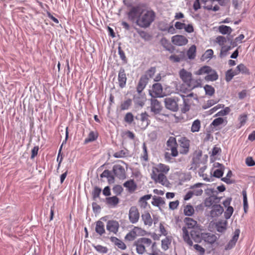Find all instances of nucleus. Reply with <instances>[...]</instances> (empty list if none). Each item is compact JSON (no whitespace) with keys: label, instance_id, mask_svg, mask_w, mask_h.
<instances>
[{"label":"nucleus","instance_id":"f03ea898","mask_svg":"<svg viewBox=\"0 0 255 255\" xmlns=\"http://www.w3.org/2000/svg\"><path fill=\"white\" fill-rule=\"evenodd\" d=\"M155 14L151 10L143 9L140 16L136 21V24L140 27H149L154 20Z\"/></svg>","mask_w":255,"mask_h":255},{"label":"nucleus","instance_id":"6e6552de","mask_svg":"<svg viewBox=\"0 0 255 255\" xmlns=\"http://www.w3.org/2000/svg\"><path fill=\"white\" fill-rule=\"evenodd\" d=\"M113 172L116 176L119 179H124L126 173L124 168L120 164H116L113 167Z\"/></svg>","mask_w":255,"mask_h":255},{"label":"nucleus","instance_id":"e2e57ef3","mask_svg":"<svg viewBox=\"0 0 255 255\" xmlns=\"http://www.w3.org/2000/svg\"><path fill=\"white\" fill-rule=\"evenodd\" d=\"M159 230L160 233V236L163 235L164 236H166L168 234L167 231L166 230V228L162 223H160Z\"/></svg>","mask_w":255,"mask_h":255},{"label":"nucleus","instance_id":"0eeeda50","mask_svg":"<svg viewBox=\"0 0 255 255\" xmlns=\"http://www.w3.org/2000/svg\"><path fill=\"white\" fill-rule=\"evenodd\" d=\"M164 103L167 109L174 112L178 110V105L175 99L172 98H166L164 100Z\"/></svg>","mask_w":255,"mask_h":255},{"label":"nucleus","instance_id":"de8ad7c7","mask_svg":"<svg viewBox=\"0 0 255 255\" xmlns=\"http://www.w3.org/2000/svg\"><path fill=\"white\" fill-rule=\"evenodd\" d=\"M167 146L168 147V148L174 147V146H177V142L176 140L175 137L173 136H170L166 143Z\"/></svg>","mask_w":255,"mask_h":255},{"label":"nucleus","instance_id":"a211bd4d","mask_svg":"<svg viewBox=\"0 0 255 255\" xmlns=\"http://www.w3.org/2000/svg\"><path fill=\"white\" fill-rule=\"evenodd\" d=\"M204 184L203 183H197L190 187V190L192 192L194 196H201L202 194L203 191V190L201 189V187Z\"/></svg>","mask_w":255,"mask_h":255},{"label":"nucleus","instance_id":"864d4df0","mask_svg":"<svg viewBox=\"0 0 255 255\" xmlns=\"http://www.w3.org/2000/svg\"><path fill=\"white\" fill-rule=\"evenodd\" d=\"M234 211V209L231 206H229L224 213L225 218L226 219L230 218Z\"/></svg>","mask_w":255,"mask_h":255},{"label":"nucleus","instance_id":"412c9836","mask_svg":"<svg viewBox=\"0 0 255 255\" xmlns=\"http://www.w3.org/2000/svg\"><path fill=\"white\" fill-rule=\"evenodd\" d=\"M217 237L212 233H204L202 234V239L205 242L212 244L217 240Z\"/></svg>","mask_w":255,"mask_h":255},{"label":"nucleus","instance_id":"72a5a7b5","mask_svg":"<svg viewBox=\"0 0 255 255\" xmlns=\"http://www.w3.org/2000/svg\"><path fill=\"white\" fill-rule=\"evenodd\" d=\"M171 243V237H166L161 241V248L164 251H166L169 248V246Z\"/></svg>","mask_w":255,"mask_h":255},{"label":"nucleus","instance_id":"a19ab883","mask_svg":"<svg viewBox=\"0 0 255 255\" xmlns=\"http://www.w3.org/2000/svg\"><path fill=\"white\" fill-rule=\"evenodd\" d=\"M231 46H223L221 47V49L220 53V57L221 58H223L226 57L228 53V51L231 50Z\"/></svg>","mask_w":255,"mask_h":255},{"label":"nucleus","instance_id":"f8f14e48","mask_svg":"<svg viewBox=\"0 0 255 255\" xmlns=\"http://www.w3.org/2000/svg\"><path fill=\"white\" fill-rule=\"evenodd\" d=\"M180 78L186 85L189 82L192 78V74L190 72L187 71L185 69H182L179 72Z\"/></svg>","mask_w":255,"mask_h":255},{"label":"nucleus","instance_id":"774afa93","mask_svg":"<svg viewBox=\"0 0 255 255\" xmlns=\"http://www.w3.org/2000/svg\"><path fill=\"white\" fill-rule=\"evenodd\" d=\"M156 72L155 67H151L148 70L146 73V76H148L149 78H152Z\"/></svg>","mask_w":255,"mask_h":255},{"label":"nucleus","instance_id":"c9c22d12","mask_svg":"<svg viewBox=\"0 0 255 255\" xmlns=\"http://www.w3.org/2000/svg\"><path fill=\"white\" fill-rule=\"evenodd\" d=\"M141 217L145 225L149 226H151L152 224V220L149 213H145L142 215Z\"/></svg>","mask_w":255,"mask_h":255},{"label":"nucleus","instance_id":"5701e85b","mask_svg":"<svg viewBox=\"0 0 255 255\" xmlns=\"http://www.w3.org/2000/svg\"><path fill=\"white\" fill-rule=\"evenodd\" d=\"M187 85L189 88L191 89H193L198 87H201L202 80L200 79H194L192 78L191 80L189 81Z\"/></svg>","mask_w":255,"mask_h":255},{"label":"nucleus","instance_id":"473e14b6","mask_svg":"<svg viewBox=\"0 0 255 255\" xmlns=\"http://www.w3.org/2000/svg\"><path fill=\"white\" fill-rule=\"evenodd\" d=\"M227 225V222L226 221H221L218 222L216 224L217 231L220 233L224 232L226 229Z\"/></svg>","mask_w":255,"mask_h":255},{"label":"nucleus","instance_id":"4468645a","mask_svg":"<svg viewBox=\"0 0 255 255\" xmlns=\"http://www.w3.org/2000/svg\"><path fill=\"white\" fill-rule=\"evenodd\" d=\"M223 212L224 209L220 205H214L211 207L210 215L212 218H216L220 216Z\"/></svg>","mask_w":255,"mask_h":255},{"label":"nucleus","instance_id":"ddd939ff","mask_svg":"<svg viewBox=\"0 0 255 255\" xmlns=\"http://www.w3.org/2000/svg\"><path fill=\"white\" fill-rule=\"evenodd\" d=\"M127 76L125 70L123 68H121L118 74V82L119 86L123 88L125 87L127 83Z\"/></svg>","mask_w":255,"mask_h":255},{"label":"nucleus","instance_id":"39448f33","mask_svg":"<svg viewBox=\"0 0 255 255\" xmlns=\"http://www.w3.org/2000/svg\"><path fill=\"white\" fill-rule=\"evenodd\" d=\"M128 217L130 222L132 224H135L138 222L139 218V213L136 207L132 206L130 208Z\"/></svg>","mask_w":255,"mask_h":255},{"label":"nucleus","instance_id":"b1692460","mask_svg":"<svg viewBox=\"0 0 255 255\" xmlns=\"http://www.w3.org/2000/svg\"><path fill=\"white\" fill-rule=\"evenodd\" d=\"M184 222L187 226V229H193L197 227V223L193 219L189 217H186L184 219Z\"/></svg>","mask_w":255,"mask_h":255},{"label":"nucleus","instance_id":"e433bc0d","mask_svg":"<svg viewBox=\"0 0 255 255\" xmlns=\"http://www.w3.org/2000/svg\"><path fill=\"white\" fill-rule=\"evenodd\" d=\"M98 136V134L97 132L91 131L90 132L88 137L85 139V142L87 143L91 141H93L97 139Z\"/></svg>","mask_w":255,"mask_h":255},{"label":"nucleus","instance_id":"3c124183","mask_svg":"<svg viewBox=\"0 0 255 255\" xmlns=\"http://www.w3.org/2000/svg\"><path fill=\"white\" fill-rule=\"evenodd\" d=\"M232 176V172L231 170H229L226 177L222 178V180L227 184H231L232 183V181L231 180V177Z\"/></svg>","mask_w":255,"mask_h":255},{"label":"nucleus","instance_id":"4c0bfd02","mask_svg":"<svg viewBox=\"0 0 255 255\" xmlns=\"http://www.w3.org/2000/svg\"><path fill=\"white\" fill-rule=\"evenodd\" d=\"M196 47L195 45H192L187 52V55L189 59H193L196 56Z\"/></svg>","mask_w":255,"mask_h":255},{"label":"nucleus","instance_id":"680f3d73","mask_svg":"<svg viewBox=\"0 0 255 255\" xmlns=\"http://www.w3.org/2000/svg\"><path fill=\"white\" fill-rule=\"evenodd\" d=\"M230 109L229 107H226L224 109L220 111L216 114L217 116H224L228 115L230 112Z\"/></svg>","mask_w":255,"mask_h":255},{"label":"nucleus","instance_id":"69168bd1","mask_svg":"<svg viewBox=\"0 0 255 255\" xmlns=\"http://www.w3.org/2000/svg\"><path fill=\"white\" fill-rule=\"evenodd\" d=\"M142 148H143V155H142L141 158L144 161H147V160H148L147 151V148H146V145L144 143L143 144Z\"/></svg>","mask_w":255,"mask_h":255},{"label":"nucleus","instance_id":"9b49d317","mask_svg":"<svg viewBox=\"0 0 255 255\" xmlns=\"http://www.w3.org/2000/svg\"><path fill=\"white\" fill-rule=\"evenodd\" d=\"M179 143L182 148L180 152L182 154H186L189 151L190 140L185 137H181Z\"/></svg>","mask_w":255,"mask_h":255},{"label":"nucleus","instance_id":"f257e3e1","mask_svg":"<svg viewBox=\"0 0 255 255\" xmlns=\"http://www.w3.org/2000/svg\"><path fill=\"white\" fill-rule=\"evenodd\" d=\"M182 237L186 244L189 247H192L193 245L192 240L195 242H198L202 239V234L197 228L192 229L189 231L186 227H183L182 228Z\"/></svg>","mask_w":255,"mask_h":255},{"label":"nucleus","instance_id":"13d9d810","mask_svg":"<svg viewBox=\"0 0 255 255\" xmlns=\"http://www.w3.org/2000/svg\"><path fill=\"white\" fill-rule=\"evenodd\" d=\"M199 174L200 176H202L203 180L206 181L210 182L212 181V175L208 176L207 174L203 173V171H199Z\"/></svg>","mask_w":255,"mask_h":255},{"label":"nucleus","instance_id":"cd10ccee","mask_svg":"<svg viewBox=\"0 0 255 255\" xmlns=\"http://www.w3.org/2000/svg\"><path fill=\"white\" fill-rule=\"evenodd\" d=\"M211 67L208 66H204L200 68L197 71L194 72L196 75H207L208 73H209L210 70H211Z\"/></svg>","mask_w":255,"mask_h":255},{"label":"nucleus","instance_id":"09e8293b","mask_svg":"<svg viewBox=\"0 0 255 255\" xmlns=\"http://www.w3.org/2000/svg\"><path fill=\"white\" fill-rule=\"evenodd\" d=\"M204 88L206 95L212 96L215 93V89L212 86L206 85Z\"/></svg>","mask_w":255,"mask_h":255},{"label":"nucleus","instance_id":"8fccbe9b","mask_svg":"<svg viewBox=\"0 0 255 255\" xmlns=\"http://www.w3.org/2000/svg\"><path fill=\"white\" fill-rule=\"evenodd\" d=\"M140 120L142 123H144L146 127L149 125V121L148 120V115L146 112L141 114Z\"/></svg>","mask_w":255,"mask_h":255},{"label":"nucleus","instance_id":"052dcab7","mask_svg":"<svg viewBox=\"0 0 255 255\" xmlns=\"http://www.w3.org/2000/svg\"><path fill=\"white\" fill-rule=\"evenodd\" d=\"M243 196L244 209L245 212H246L248 208V205L247 193L245 191H243Z\"/></svg>","mask_w":255,"mask_h":255},{"label":"nucleus","instance_id":"c03bdc74","mask_svg":"<svg viewBox=\"0 0 255 255\" xmlns=\"http://www.w3.org/2000/svg\"><path fill=\"white\" fill-rule=\"evenodd\" d=\"M193 95V93L190 94L188 95L186 97V98H184L183 99L184 100V107L183 109V111H184V112L188 111L190 109V104L189 102L188 97L192 96Z\"/></svg>","mask_w":255,"mask_h":255},{"label":"nucleus","instance_id":"423d86ee","mask_svg":"<svg viewBox=\"0 0 255 255\" xmlns=\"http://www.w3.org/2000/svg\"><path fill=\"white\" fill-rule=\"evenodd\" d=\"M172 42L177 46H183L188 43V39L187 38L181 35H176L172 36L171 38Z\"/></svg>","mask_w":255,"mask_h":255},{"label":"nucleus","instance_id":"4d7b16f0","mask_svg":"<svg viewBox=\"0 0 255 255\" xmlns=\"http://www.w3.org/2000/svg\"><path fill=\"white\" fill-rule=\"evenodd\" d=\"M247 115L246 114L241 115L239 118L240 128L243 126L247 120Z\"/></svg>","mask_w":255,"mask_h":255},{"label":"nucleus","instance_id":"bb28decb","mask_svg":"<svg viewBox=\"0 0 255 255\" xmlns=\"http://www.w3.org/2000/svg\"><path fill=\"white\" fill-rule=\"evenodd\" d=\"M111 241L121 250H125L126 246L125 243L116 237H112L110 238Z\"/></svg>","mask_w":255,"mask_h":255},{"label":"nucleus","instance_id":"7c9ffc66","mask_svg":"<svg viewBox=\"0 0 255 255\" xmlns=\"http://www.w3.org/2000/svg\"><path fill=\"white\" fill-rule=\"evenodd\" d=\"M106 203L111 206L115 207L119 203V199L117 196L106 198Z\"/></svg>","mask_w":255,"mask_h":255},{"label":"nucleus","instance_id":"ea45409f","mask_svg":"<svg viewBox=\"0 0 255 255\" xmlns=\"http://www.w3.org/2000/svg\"><path fill=\"white\" fill-rule=\"evenodd\" d=\"M237 75L238 74H237V73L236 70H235L234 71L232 70V69L228 70L226 72V77H225L226 81L227 82H230L233 79L234 76Z\"/></svg>","mask_w":255,"mask_h":255},{"label":"nucleus","instance_id":"1a4fd4ad","mask_svg":"<svg viewBox=\"0 0 255 255\" xmlns=\"http://www.w3.org/2000/svg\"><path fill=\"white\" fill-rule=\"evenodd\" d=\"M151 112L154 115L158 114L162 110L160 103L155 99H151L150 101Z\"/></svg>","mask_w":255,"mask_h":255},{"label":"nucleus","instance_id":"bf43d9fd","mask_svg":"<svg viewBox=\"0 0 255 255\" xmlns=\"http://www.w3.org/2000/svg\"><path fill=\"white\" fill-rule=\"evenodd\" d=\"M124 120L126 123L131 124L133 121V116L131 113H128L126 115Z\"/></svg>","mask_w":255,"mask_h":255},{"label":"nucleus","instance_id":"20e7f679","mask_svg":"<svg viewBox=\"0 0 255 255\" xmlns=\"http://www.w3.org/2000/svg\"><path fill=\"white\" fill-rule=\"evenodd\" d=\"M151 177L156 183H160L167 187L169 185V181L163 173H157L154 171H152Z\"/></svg>","mask_w":255,"mask_h":255},{"label":"nucleus","instance_id":"f3484780","mask_svg":"<svg viewBox=\"0 0 255 255\" xmlns=\"http://www.w3.org/2000/svg\"><path fill=\"white\" fill-rule=\"evenodd\" d=\"M240 233V231L239 229H237L235 231L232 239L230 241L225 247L226 250H230L235 246L236 242L239 239Z\"/></svg>","mask_w":255,"mask_h":255},{"label":"nucleus","instance_id":"a878e982","mask_svg":"<svg viewBox=\"0 0 255 255\" xmlns=\"http://www.w3.org/2000/svg\"><path fill=\"white\" fill-rule=\"evenodd\" d=\"M95 231L100 236H102L105 233V226L103 222L98 221L96 222Z\"/></svg>","mask_w":255,"mask_h":255},{"label":"nucleus","instance_id":"c756f323","mask_svg":"<svg viewBox=\"0 0 255 255\" xmlns=\"http://www.w3.org/2000/svg\"><path fill=\"white\" fill-rule=\"evenodd\" d=\"M237 74L241 73L244 74L249 75L250 74L249 69L243 64L238 65L235 69Z\"/></svg>","mask_w":255,"mask_h":255},{"label":"nucleus","instance_id":"2f4dec72","mask_svg":"<svg viewBox=\"0 0 255 255\" xmlns=\"http://www.w3.org/2000/svg\"><path fill=\"white\" fill-rule=\"evenodd\" d=\"M201 128V121L197 119L193 122L191 127V131L192 132H198Z\"/></svg>","mask_w":255,"mask_h":255},{"label":"nucleus","instance_id":"9d476101","mask_svg":"<svg viewBox=\"0 0 255 255\" xmlns=\"http://www.w3.org/2000/svg\"><path fill=\"white\" fill-rule=\"evenodd\" d=\"M146 97L144 94L142 93H138L133 96V100L135 105L141 107H143L146 101Z\"/></svg>","mask_w":255,"mask_h":255},{"label":"nucleus","instance_id":"603ef678","mask_svg":"<svg viewBox=\"0 0 255 255\" xmlns=\"http://www.w3.org/2000/svg\"><path fill=\"white\" fill-rule=\"evenodd\" d=\"M213 50L212 49H208L207 50L204 54L203 55L202 57L204 60H206L208 59H211L212 58L213 55Z\"/></svg>","mask_w":255,"mask_h":255},{"label":"nucleus","instance_id":"6e6d98bb","mask_svg":"<svg viewBox=\"0 0 255 255\" xmlns=\"http://www.w3.org/2000/svg\"><path fill=\"white\" fill-rule=\"evenodd\" d=\"M224 119L222 118H218L214 120L212 122L211 125L214 127H218L224 123Z\"/></svg>","mask_w":255,"mask_h":255},{"label":"nucleus","instance_id":"4be33fe9","mask_svg":"<svg viewBox=\"0 0 255 255\" xmlns=\"http://www.w3.org/2000/svg\"><path fill=\"white\" fill-rule=\"evenodd\" d=\"M218 78L219 76L217 72L211 68L209 73H208L207 75L205 77L204 79L206 81H216Z\"/></svg>","mask_w":255,"mask_h":255},{"label":"nucleus","instance_id":"f704fd0d","mask_svg":"<svg viewBox=\"0 0 255 255\" xmlns=\"http://www.w3.org/2000/svg\"><path fill=\"white\" fill-rule=\"evenodd\" d=\"M219 32L222 34H230L232 32V29L230 26L222 25L218 27Z\"/></svg>","mask_w":255,"mask_h":255},{"label":"nucleus","instance_id":"dca6fc26","mask_svg":"<svg viewBox=\"0 0 255 255\" xmlns=\"http://www.w3.org/2000/svg\"><path fill=\"white\" fill-rule=\"evenodd\" d=\"M119 228V223L114 220H110L107 222V229L110 232L116 234Z\"/></svg>","mask_w":255,"mask_h":255},{"label":"nucleus","instance_id":"0e129e2a","mask_svg":"<svg viewBox=\"0 0 255 255\" xmlns=\"http://www.w3.org/2000/svg\"><path fill=\"white\" fill-rule=\"evenodd\" d=\"M101 192V189L98 187H95L92 192L93 197L94 199L98 198Z\"/></svg>","mask_w":255,"mask_h":255},{"label":"nucleus","instance_id":"37998d69","mask_svg":"<svg viewBox=\"0 0 255 255\" xmlns=\"http://www.w3.org/2000/svg\"><path fill=\"white\" fill-rule=\"evenodd\" d=\"M184 213L186 216H191L194 213V209L192 206L188 205L184 207Z\"/></svg>","mask_w":255,"mask_h":255},{"label":"nucleus","instance_id":"49530a36","mask_svg":"<svg viewBox=\"0 0 255 255\" xmlns=\"http://www.w3.org/2000/svg\"><path fill=\"white\" fill-rule=\"evenodd\" d=\"M215 42L222 47L225 46V44L227 42V39L223 36H218L216 38Z\"/></svg>","mask_w":255,"mask_h":255},{"label":"nucleus","instance_id":"2eb2a0df","mask_svg":"<svg viewBox=\"0 0 255 255\" xmlns=\"http://www.w3.org/2000/svg\"><path fill=\"white\" fill-rule=\"evenodd\" d=\"M214 166L218 168L213 169V171L211 172V175L216 178L221 177L224 173V166L219 163H215Z\"/></svg>","mask_w":255,"mask_h":255},{"label":"nucleus","instance_id":"aec40b11","mask_svg":"<svg viewBox=\"0 0 255 255\" xmlns=\"http://www.w3.org/2000/svg\"><path fill=\"white\" fill-rule=\"evenodd\" d=\"M148 81L146 76H141L139 80L136 87V91L138 93H142V91L145 88Z\"/></svg>","mask_w":255,"mask_h":255},{"label":"nucleus","instance_id":"393cba45","mask_svg":"<svg viewBox=\"0 0 255 255\" xmlns=\"http://www.w3.org/2000/svg\"><path fill=\"white\" fill-rule=\"evenodd\" d=\"M124 187L127 188L129 192L132 193L136 189V185L135 184L133 180H130L126 181L124 184Z\"/></svg>","mask_w":255,"mask_h":255},{"label":"nucleus","instance_id":"338daca9","mask_svg":"<svg viewBox=\"0 0 255 255\" xmlns=\"http://www.w3.org/2000/svg\"><path fill=\"white\" fill-rule=\"evenodd\" d=\"M126 155V152L124 150L116 152L114 154V156L116 158H122Z\"/></svg>","mask_w":255,"mask_h":255},{"label":"nucleus","instance_id":"7ed1b4c3","mask_svg":"<svg viewBox=\"0 0 255 255\" xmlns=\"http://www.w3.org/2000/svg\"><path fill=\"white\" fill-rule=\"evenodd\" d=\"M143 9L140 6H134L131 7L128 12V18L129 20L134 22L137 21V19L140 16Z\"/></svg>","mask_w":255,"mask_h":255},{"label":"nucleus","instance_id":"c85d7f7f","mask_svg":"<svg viewBox=\"0 0 255 255\" xmlns=\"http://www.w3.org/2000/svg\"><path fill=\"white\" fill-rule=\"evenodd\" d=\"M153 92L156 97H160L162 93V87L160 83H155L152 86Z\"/></svg>","mask_w":255,"mask_h":255},{"label":"nucleus","instance_id":"a18cd8bd","mask_svg":"<svg viewBox=\"0 0 255 255\" xmlns=\"http://www.w3.org/2000/svg\"><path fill=\"white\" fill-rule=\"evenodd\" d=\"M132 103V100L130 99H128L121 104V109L122 110H128L129 107L131 106Z\"/></svg>","mask_w":255,"mask_h":255},{"label":"nucleus","instance_id":"6ab92c4d","mask_svg":"<svg viewBox=\"0 0 255 255\" xmlns=\"http://www.w3.org/2000/svg\"><path fill=\"white\" fill-rule=\"evenodd\" d=\"M169 167L164 164L159 163L153 168L152 171H154L157 173L166 174L169 170Z\"/></svg>","mask_w":255,"mask_h":255},{"label":"nucleus","instance_id":"5fc2aeb1","mask_svg":"<svg viewBox=\"0 0 255 255\" xmlns=\"http://www.w3.org/2000/svg\"><path fill=\"white\" fill-rule=\"evenodd\" d=\"M95 249L100 253L105 254L108 252V249L106 247L102 246L101 245H97L94 246Z\"/></svg>","mask_w":255,"mask_h":255},{"label":"nucleus","instance_id":"79ce46f5","mask_svg":"<svg viewBox=\"0 0 255 255\" xmlns=\"http://www.w3.org/2000/svg\"><path fill=\"white\" fill-rule=\"evenodd\" d=\"M152 204L155 206H159L164 204V200L160 197H154L152 199Z\"/></svg>","mask_w":255,"mask_h":255},{"label":"nucleus","instance_id":"58836bf2","mask_svg":"<svg viewBox=\"0 0 255 255\" xmlns=\"http://www.w3.org/2000/svg\"><path fill=\"white\" fill-rule=\"evenodd\" d=\"M134 245L135 246L136 252L138 254L142 255L145 252V247L139 241L135 243Z\"/></svg>","mask_w":255,"mask_h":255}]
</instances>
